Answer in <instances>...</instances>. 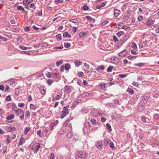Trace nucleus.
I'll list each match as a JSON object with an SVG mask.
<instances>
[{
  "mask_svg": "<svg viewBox=\"0 0 159 159\" xmlns=\"http://www.w3.org/2000/svg\"><path fill=\"white\" fill-rule=\"evenodd\" d=\"M19 48L22 50H26L31 48L30 47H25L22 45H20L19 46Z\"/></svg>",
  "mask_w": 159,
  "mask_h": 159,
  "instance_id": "f8f14e48",
  "label": "nucleus"
},
{
  "mask_svg": "<svg viewBox=\"0 0 159 159\" xmlns=\"http://www.w3.org/2000/svg\"><path fill=\"white\" fill-rule=\"evenodd\" d=\"M14 117V116L13 115H10L7 116L6 117V119L8 120H10L13 119Z\"/></svg>",
  "mask_w": 159,
  "mask_h": 159,
  "instance_id": "6ab92c4d",
  "label": "nucleus"
},
{
  "mask_svg": "<svg viewBox=\"0 0 159 159\" xmlns=\"http://www.w3.org/2000/svg\"><path fill=\"white\" fill-rule=\"evenodd\" d=\"M105 69V66L103 65H101L98 66L97 68V70L98 71H100V70H103Z\"/></svg>",
  "mask_w": 159,
  "mask_h": 159,
  "instance_id": "2eb2a0df",
  "label": "nucleus"
},
{
  "mask_svg": "<svg viewBox=\"0 0 159 159\" xmlns=\"http://www.w3.org/2000/svg\"><path fill=\"white\" fill-rule=\"evenodd\" d=\"M113 66H109L107 69V71L108 72H111L112 71V70L113 69Z\"/></svg>",
  "mask_w": 159,
  "mask_h": 159,
  "instance_id": "72a5a7b5",
  "label": "nucleus"
},
{
  "mask_svg": "<svg viewBox=\"0 0 159 159\" xmlns=\"http://www.w3.org/2000/svg\"><path fill=\"white\" fill-rule=\"evenodd\" d=\"M30 107L31 109L33 110H35L37 108L36 106L33 104H31L30 105Z\"/></svg>",
  "mask_w": 159,
  "mask_h": 159,
  "instance_id": "b1692460",
  "label": "nucleus"
},
{
  "mask_svg": "<svg viewBox=\"0 0 159 159\" xmlns=\"http://www.w3.org/2000/svg\"><path fill=\"white\" fill-rule=\"evenodd\" d=\"M109 146L113 150H114L115 149V147L114 146V144L112 143L111 141H110V142L109 144Z\"/></svg>",
  "mask_w": 159,
  "mask_h": 159,
  "instance_id": "393cba45",
  "label": "nucleus"
},
{
  "mask_svg": "<svg viewBox=\"0 0 159 159\" xmlns=\"http://www.w3.org/2000/svg\"><path fill=\"white\" fill-rule=\"evenodd\" d=\"M129 17V16L128 15H125L124 16L123 19L124 20H127Z\"/></svg>",
  "mask_w": 159,
  "mask_h": 159,
  "instance_id": "09e8293b",
  "label": "nucleus"
},
{
  "mask_svg": "<svg viewBox=\"0 0 159 159\" xmlns=\"http://www.w3.org/2000/svg\"><path fill=\"white\" fill-rule=\"evenodd\" d=\"M72 87L70 86H65L64 87V90L65 92L66 93H70L71 91Z\"/></svg>",
  "mask_w": 159,
  "mask_h": 159,
  "instance_id": "20e7f679",
  "label": "nucleus"
},
{
  "mask_svg": "<svg viewBox=\"0 0 159 159\" xmlns=\"http://www.w3.org/2000/svg\"><path fill=\"white\" fill-rule=\"evenodd\" d=\"M107 84H105L104 83H101L99 85V87L100 89L104 91H106L107 90L106 85H107Z\"/></svg>",
  "mask_w": 159,
  "mask_h": 159,
  "instance_id": "39448f33",
  "label": "nucleus"
},
{
  "mask_svg": "<svg viewBox=\"0 0 159 159\" xmlns=\"http://www.w3.org/2000/svg\"><path fill=\"white\" fill-rule=\"evenodd\" d=\"M69 106H66L64 107L63 108L62 114H61V119L64 118L69 113L67 109L68 108Z\"/></svg>",
  "mask_w": 159,
  "mask_h": 159,
  "instance_id": "f03ea898",
  "label": "nucleus"
},
{
  "mask_svg": "<svg viewBox=\"0 0 159 159\" xmlns=\"http://www.w3.org/2000/svg\"><path fill=\"white\" fill-rule=\"evenodd\" d=\"M30 113L28 111H26V116L27 117H29L30 116Z\"/></svg>",
  "mask_w": 159,
  "mask_h": 159,
  "instance_id": "4d7b16f0",
  "label": "nucleus"
},
{
  "mask_svg": "<svg viewBox=\"0 0 159 159\" xmlns=\"http://www.w3.org/2000/svg\"><path fill=\"white\" fill-rule=\"evenodd\" d=\"M155 120H158L159 119V114H155L153 116Z\"/></svg>",
  "mask_w": 159,
  "mask_h": 159,
  "instance_id": "e433bc0d",
  "label": "nucleus"
},
{
  "mask_svg": "<svg viewBox=\"0 0 159 159\" xmlns=\"http://www.w3.org/2000/svg\"><path fill=\"white\" fill-rule=\"evenodd\" d=\"M46 75L47 77H48L49 78H51V73L50 72H48L46 74Z\"/></svg>",
  "mask_w": 159,
  "mask_h": 159,
  "instance_id": "bf43d9fd",
  "label": "nucleus"
},
{
  "mask_svg": "<svg viewBox=\"0 0 159 159\" xmlns=\"http://www.w3.org/2000/svg\"><path fill=\"white\" fill-rule=\"evenodd\" d=\"M40 145L39 143H31L30 145V147L34 151L35 153H36L39 149Z\"/></svg>",
  "mask_w": 159,
  "mask_h": 159,
  "instance_id": "f257e3e1",
  "label": "nucleus"
},
{
  "mask_svg": "<svg viewBox=\"0 0 159 159\" xmlns=\"http://www.w3.org/2000/svg\"><path fill=\"white\" fill-rule=\"evenodd\" d=\"M86 155L85 153L84 152H80L77 154L76 157V159H80V158H84L86 157Z\"/></svg>",
  "mask_w": 159,
  "mask_h": 159,
  "instance_id": "7ed1b4c3",
  "label": "nucleus"
},
{
  "mask_svg": "<svg viewBox=\"0 0 159 159\" xmlns=\"http://www.w3.org/2000/svg\"><path fill=\"white\" fill-rule=\"evenodd\" d=\"M54 154L53 153H52L50 154L49 159H54Z\"/></svg>",
  "mask_w": 159,
  "mask_h": 159,
  "instance_id": "3c124183",
  "label": "nucleus"
},
{
  "mask_svg": "<svg viewBox=\"0 0 159 159\" xmlns=\"http://www.w3.org/2000/svg\"><path fill=\"white\" fill-rule=\"evenodd\" d=\"M53 83V81L50 79H48L47 81V83L48 85H50Z\"/></svg>",
  "mask_w": 159,
  "mask_h": 159,
  "instance_id": "4c0bfd02",
  "label": "nucleus"
},
{
  "mask_svg": "<svg viewBox=\"0 0 159 159\" xmlns=\"http://www.w3.org/2000/svg\"><path fill=\"white\" fill-rule=\"evenodd\" d=\"M118 59L116 58L115 57H113L111 59V62L113 63H118V61L115 62V61H116V59Z\"/></svg>",
  "mask_w": 159,
  "mask_h": 159,
  "instance_id": "5701e85b",
  "label": "nucleus"
},
{
  "mask_svg": "<svg viewBox=\"0 0 159 159\" xmlns=\"http://www.w3.org/2000/svg\"><path fill=\"white\" fill-rule=\"evenodd\" d=\"M70 21L74 23H78L79 22V21L75 19H70Z\"/></svg>",
  "mask_w": 159,
  "mask_h": 159,
  "instance_id": "c756f323",
  "label": "nucleus"
},
{
  "mask_svg": "<svg viewBox=\"0 0 159 159\" xmlns=\"http://www.w3.org/2000/svg\"><path fill=\"white\" fill-rule=\"evenodd\" d=\"M154 21L150 18H148L146 21V25L148 27L151 26L154 23Z\"/></svg>",
  "mask_w": 159,
  "mask_h": 159,
  "instance_id": "0eeeda50",
  "label": "nucleus"
},
{
  "mask_svg": "<svg viewBox=\"0 0 159 159\" xmlns=\"http://www.w3.org/2000/svg\"><path fill=\"white\" fill-rule=\"evenodd\" d=\"M97 115L99 116H102V114L100 111H98L97 112Z\"/></svg>",
  "mask_w": 159,
  "mask_h": 159,
  "instance_id": "69168bd1",
  "label": "nucleus"
},
{
  "mask_svg": "<svg viewBox=\"0 0 159 159\" xmlns=\"http://www.w3.org/2000/svg\"><path fill=\"white\" fill-rule=\"evenodd\" d=\"M40 93L42 95L41 97L39 98H40L43 97L46 93V90L44 89H40Z\"/></svg>",
  "mask_w": 159,
  "mask_h": 159,
  "instance_id": "f3484780",
  "label": "nucleus"
},
{
  "mask_svg": "<svg viewBox=\"0 0 159 159\" xmlns=\"http://www.w3.org/2000/svg\"><path fill=\"white\" fill-rule=\"evenodd\" d=\"M127 91L131 95L133 94L134 93V91L131 88H128L127 89Z\"/></svg>",
  "mask_w": 159,
  "mask_h": 159,
  "instance_id": "a211bd4d",
  "label": "nucleus"
},
{
  "mask_svg": "<svg viewBox=\"0 0 159 159\" xmlns=\"http://www.w3.org/2000/svg\"><path fill=\"white\" fill-rule=\"evenodd\" d=\"M63 1V0H55V2L56 4H58L60 2H61Z\"/></svg>",
  "mask_w": 159,
  "mask_h": 159,
  "instance_id": "0e129e2a",
  "label": "nucleus"
},
{
  "mask_svg": "<svg viewBox=\"0 0 159 159\" xmlns=\"http://www.w3.org/2000/svg\"><path fill=\"white\" fill-rule=\"evenodd\" d=\"M131 47L134 49H136L137 48V46L135 43H134L132 44Z\"/></svg>",
  "mask_w": 159,
  "mask_h": 159,
  "instance_id": "603ef678",
  "label": "nucleus"
},
{
  "mask_svg": "<svg viewBox=\"0 0 159 159\" xmlns=\"http://www.w3.org/2000/svg\"><path fill=\"white\" fill-rule=\"evenodd\" d=\"M109 140L107 138H105L104 139V144L105 146H107L109 143Z\"/></svg>",
  "mask_w": 159,
  "mask_h": 159,
  "instance_id": "ddd939ff",
  "label": "nucleus"
},
{
  "mask_svg": "<svg viewBox=\"0 0 159 159\" xmlns=\"http://www.w3.org/2000/svg\"><path fill=\"white\" fill-rule=\"evenodd\" d=\"M106 125L107 128L108 130L110 131H111V129L110 124L107 123L106 124Z\"/></svg>",
  "mask_w": 159,
  "mask_h": 159,
  "instance_id": "bb28decb",
  "label": "nucleus"
},
{
  "mask_svg": "<svg viewBox=\"0 0 159 159\" xmlns=\"http://www.w3.org/2000/svg\"><path fill=\"white\" fill-rule=\"evenodd\" d=\"M69 34L67 32H66L63 34V36L64 38H67Z\"/></svg>",
  "mask_w": 159,
  "mask_h": 159,
  "instance_id": "49530a36",
  "label": "nucleus"
},
{
  "mask_svg": "<svg viewBox=\"0 0 159 159\" xmlns=\"http://www.w3.org/2000/svg\"><path fill=\"white\" fill-rule=\"evenodd\" d=\"M41 131L40 130H39L37 131V134L40 137H41Z\"/></svg>",
  "mask_w": 159,
  "mask_h": 159,
  "instance_id": "338daca9",
  "label": "nucleus"
},
{
  "mask_svg": "<svg viewBox=\"0 0 159 159\" xmlns=\"http://www.w3.org/2000/svg\"><path fill=\"white\" fill-rule=\"evenodd\" d=\"M56 38L58 41H59L61 39V35L60 34H57L56 36Z\"/></svg>",
  "mask_w": 159,
  "mask_h": 159,
  "instance_id": "4be33fe9",
  "label": "nucleus"
},
{
  "mask_svg": "<svg viewBox=\"0 0 159 159\" xmlns=\"http://www.w3.org/2000/svg\"><path fill=\"white\" fill-rule=\"evenodd\" d=\"M132 84L136 87H138L139 85V83L138 82H134L132 83Z\"/></svg>",
  "mask_w": 159,
  "mask_h": 159,
  "instance_id": "864d4df0",
  "label": "nucleus"
},
{
  "mask_svg": "<svg viewBox=\"0 0 159 159\" xmlns=\"http://www.w3.org/2000/svg\"><path fill=\"white\" fill-rule=\"evenodd\" d=\"M18 106L19 107H22L24 106V104L23 103L19 102L18 104Z\"/></svg>",
  "mask_w": 159,
  "mask_h": 159,
  "instance_id": "6e6d98bb",
  "label": "nucleus"
},
{
  "mask_svg": "<svg viewBox=\"0 0 159 159\" xmlns=\"http://www.w3.org/2000/svg\"><path fill=\"white\" fill-rule=\"evenodd\" d=\"M90 122L91 124L93 125H96L97 124H98V123L96 122V120L93 118H91Z\"/></svg>",
  "mask_w": 159,
  "mask_h": 159,
  "instance_id": "aec40b11",
  "label": "nucleus"
},
{
  "mask_svg": "<svg viewBox=\"0 0 159 159\" xmlns=\"http://www.w3.org/2000/svg\"><path fill=\"white\" fill-rule=\"evenodd\" d=\"M4 89H5V87L3 85H0V90H2V91H3V90H4Z\"/></svg>",
  "mask_w": 159,
  "mask_h": 159,
  "instance_id": "e2e57ef3",
  "label": "nucleus"
},
{
  "mask_svg": "<svg viewBox=\"0 0 159 159\" xmlns=\"http://www.w3.org/2000/svg\"><path fill=\"white\" fill-rule=\"evenodd\" d=\"M62 63H63V61H57L56 62V65L57 66H59L61 65V64H62Z\"/></svg>",
  "mask_w": 159,
  "mask_h": 159,
  "instance_id": "79ce46f5",
  "label": "nucleus"
},
{
  "mask_svg": "<svg viewBox=\"0 0 159 159\" xmlns=\"http://www.w3.org/2000/svg\"><path fill=\"white\" fill-rule=\"evenodd\" d=\"M30 128L29 127H26L25 129L24 134H27L28 132H29V130H30Z\"/></svg>",
  "mask_w": 159,
  "mask_h": 159,
  "instance_id": "a878e982",
  "label": "nucleus"
},
{
  "mask_svg": "<svg viewBox=\"0 0 159 159\" xmlns=\"http://www.w3.org/2000/svg\"><path fill=\"white\" fill-rule=\"evenodd\" d=\"M96 146L98 149H102V142L101 141L97 142L96 143Z\"/></svg>",
  "mask_w": 159,
  "mask_h": 159,
  "instance_id": "6e6552de",
  "label": "nucleus"
},
{
  "mask_svg": "<svg viewBox=\"0 0 159 159\" xmlns=\"http://www.w3.org/2000/svg\"><path fill=\"white\" fill-rule=\"evenodd\" d=\"M123 62L124 63V65H126V64L128 63V61L127 59H125L123 60Z\"/></svg>",
  "mask_w": 159,
  "mask_h": 159,
  "instance_id": "774afa93",
  "label": "nucleus"
},
{
  "mask_svg": "<svg viewBox=\"0 0 159 159\" xmlns=\"http://www.w3.org/2000/svg\"><path fill=\"white\" fill-rule=\"evenodd\" d=\"M71 119H68L67 120H66L63 123V125L64 126H66L69 123Z\"/></svg>",
  "mask_w": 159,
  "mask_h": 159,
  "instance_id": "dca6fc26",
  "label": "nucleus"
},
{
  "mask_svg": "<svg viewBox=\"0 0 159 159\" xmlns=\"http://www.w3.org/2000/svg\"><path fill=\"white\" fill-rule=\"evenodd\" d=\"M17 9L18 10H21L22 11H25V9L24 8H23L21 6H19L17 7Z\"/></svg>",
  "mask_w": 159,
  "mask_h": 159,
  "instance_id": "a19ab883",
  "label": "nucleus"
},
{
  "mask_svg": "<svg viewBox=\"0 0 159 159\" xmlns=\"http://www.w3.org/2000/svg\"><path fill=\"white\" fill-rule=\"evenodd\" d=\"M11 99V97L10 96H7L6 98V100L7 101H10Z\"/></svg>",
  "mask_w": 159,
  "mask_h": 159,
  "instance_id": "de8ad7c7",
  "label": "nucleus"
},
{
  "mask_svg": "<svg viewBox=\"0 0 159 159\" xmlns=\"http://www.w3.org/2000/svg\"><path fill=\"white\" fill-rule=\"evenodd\" d=\"M120 11L116 9H115L114 11V14L116 17H117L120 14Z\"/></svg>",
  "mask_w": 159,
  "mask_h": 159,
  "instance_id": "9d476101",
  "label": "nucleus"
},
{
  "mask_svg": "<svg viewBox=\"0 0 159 159\" xmlns=\"http://www.w3.org/2000/svg\"><path fill=\"white\" fill-rule=\"evenodd\" d=\"M84 75L83 72H81L80 73H78V76L79 77H81L83 76Z\"/></svg>",
  "mask_w": 159,
  "mask_h": 159,
  "instance_id": "052dcab7",
  "label": "nucleus"
},
{
  "mask_svg": "<svg viewBox=\"0 0 159 159\" xmlns=\"http://www.w3.org/2000/svg\"><path fill=\"white\" fill-rule=\"evenodd\" d=\"M15 112L16 113L17 116L22 114L23 113H24V111L21 109H18L15 110Z\"/></svg>",
  "mask_w": 159,
  "mask_h": 159,
  "instance_id": "1a4fd4ad",
  "label": "nucleus"
},
{
  "mask_svg": "<svg viewBox=\"0 0 159 159\" xmlns=\"http://www.w3.org/2000/svg\"><path fill=\"white\" fill-rule=\"evenodd\" d=\"M70 68V65L69 64H66L65 66V68L66 70H69Z\"/></svg>",
  "mask_w": 159,
  "mask_h": 159,
  "instance_id": "cd10ccee",
  "label": "nucleus"
},
{
  "mask_svg": "<svg viewBox=\"0 0 159 159\" xmlns=\"http://www.w3.org/2000/svg\"><path fill=\"white\" fill-rule=\"evenodd\" d=\"M75 64L76 67H79V66L81 65L82 63V61H80L78 60H75L74 62Z\"/></svg>",
  "mask_w": 159,
  "mask_h": 159,
  "instance_id": "9b49d317",
  "label": "nucleus"
},
{
  "mask_svg": "<svg viewBox=\"0 0 159 159\" xmlns=\"http://www.w3.org/2000/svg\"><path fill=\"white\" fill-rule=\"evenodd\" d=\"M24 141V139L23 137H21L20 142L19 143V144L20 145H21Z\"/></svg>",
  "mask_w": 159,
  "mask_h": 159,
  "instance_id": "ea45409f",
  "label": "nucleus"
},
{
  "mask_svg": "<svg viewBox=\"0 0 159 159\" xmlns=\"http://www.w3.org/2000/svg\"><path fill=\"white\" fill-rule=\"evenodd\" d=\"M127 76V75L125 74H120L119 75V76L121 78L125 77Z\"/></svg>",
  "mask_w": 159,
  "mask_h": 159,
  "instance_id": "8fccbe9b",
  "label": "nucleus"
},
{
  "mask_svg": "<svg viewBox=\"0 0 159 159\" xmlns=\"http://www.w3.org/2000/svg\"><path fill=\"white\" fill-rule=\"evenodd\" d=\"M30 8H32L34 9H35L36 8V7L34 3L30 4Z\"/></svg>",
  "mask_w": 159,
  "mask_h": 159,
  "instance_id": "c9c22d12",
  "label": "nucleus"
},
{
  "mask_svg": "<svg viewBox=\"0 0 159 159\" xmlns=\"http://www.w3.org/2000/svg\"><path fill=\"white\" fill-rule=\"evenodd\" d=\"M87 19L91 21H92V22H94L95 20L94 19H93L92 17H90L89 16H86V18Z\"/></svg>",
  "mask_w": 159,
  "mask_h": 159,
  "instance_id": "473e14b6",
  "label": "nucleus"
},
{
  "mask_svg": "<svg viewBox=\"0 0 159 159\" xmlns=\"http://www.w3.org/2000/svg\"><path fill=\"white\" fill-rule=\"evenodd\" d=\"M81 95L83 97H85L89 96V93L86 92L82 94Z\"/></svg>",
  "mask_w": 159,
  "mask_h": 159,
  "instance_id": "c85d7f7f",
  "label": "nucleus"
},
{
  "mask_svg": "<svg viewBox=\"0 0 159 159\" xmlns=\"http://www.w3.org/2000/svg\"><path fill=\"white\" fill-rule=\"evenodd\" d=\"M64 46L66 48H69L70 46V43H65Z\"/></svg>",
  "mask_w": 159,
  "mask_h": 159,
  "instance_id": "37998d69",
  "label": "nucleus"
},
{
  "mask_svg": "<svg viewBox=\"0 0 159 159\" xmlns=\"http://www.w3.org/2000/svg\"><path fill=\"white\" fill-rule=\"evenodd\" d=\"M108 23V22L107 21H105L101 24V25L102 26L105 25H106Z\"/></svg>",
  "mask_w": 159,
  "mask_h": 159,
  "instance_id": "680f3d73",
  "label": "nucleus"
},
{
  "mask_svg": "<svg viewBox=\"0 0 159 159\" xmlns=\"http://www.w3.org/2000/svg\"><path fill=\"white\" fill-rule=\"evenodd\" d=\"M5 92H6L7 91H8L9 90V87L8 85H5Z\"/></svg>",
  "mask_w": 159,
  "mask_h": 159,
  "instance_id": "13d9d810",
  "label": "nucleus"
},
{
  "mask_svg": "<svg viewBox=\"0 0 159 159\" xmlns=\"http://www.w3.org/2000/svg\"><path fill=\"white\" fill-rule=\"evenodd\" d=\"M144 64L143 63H139L138 64H136L135 65V66L140 67L143 66Z\"/></svg>",
  "mask_w": 159,
  "mask_h": 159,
  "instance_id": "2f4dec72",
  "label": "nucleus"
},
{
  "mask_svg": "<svg viewBox=\"0 0 159 159\" xmlns=\"http://www.w3.org/2000/svg\"><path fill=\"white\" fill-rule=\"evenodd\" d=\"M90 125V124L89 122H85L84 124L85 126L86 127H89Z\"/></svg>",
  "mask_w": 159,
  "mask_h": 159,
  "instance_id": "a18cd8bd",
  "label": "nucleus"
},
{
  "mask_svg": "<svg viewBox=\"0 0 159 159\" xmlns=\"http://www.w3.org/2000/svg\"><path fill=\"white\" fill-rule=\"evenodd\" d=\"M124 34V33L122 31H120L117 34V36L120 37L123 34Z\"/></svg>",
  "mask_w": 159,
  "mask_h": 159,
  "instance_id": "f704fd0d",
  "label": "nucleus"
},
{
  "mask_svg": "<svg viewBox=\"0 0 159 159\" xmlns=\"http://www.w3.org/2000/svg\"><path fill=\"white\" fill-rule=\"evenodd\" d=\"M32 1L33 0H24L23 2L24 4H28Z\"/></svg>",
  "mask_w": 159,
  "mask_h": 159,
  "instance_id": "412c9836",
  "label": "nucleus"
},
{
  "mask_svg": "<svg viewBox=\"0 0 159 159\" xmlns=\"http://www.w3.org/2000/svg\"><path fill=\"white\" fill-rule=\"evenodd\" d=\"M88 9L89 7L87 5H84L83 7V9L84 11L88 10Z\"/></svg>",
  "mask_w": 159,
  "mask_h": 159,
  "instance_id": "c03bdc74",
  "label": "nucleus"
},
{
  "mask_svg": "<svg viewBox=\"0 0 159 159\" xmlns=\"http://www.w3.org/2000/svg\"><path fill=\"white\" fill-rule=\"evenodd\" d=\"M30 30V28L29 26H26L25 27L24 30L26 32L29 31Z\"/></svg>",
  "mask_w": 159,
  "mask_h": 159,
  "instance_id": "5fc2aeb1",
  "label": "nucleus"
},
{
  "mask_svg": "<svg viewBox=\"0 0 159 159\" xmlns=\"http://www.w3.org/2000/svg\"><path fill=\"white\" fill-rule=\"evenodd\" d=\"M114 103L115 105H118V104H119V105L120 104V103L119 101L116 99H115L114 100Z\"/></svg>",
  "mask_w": 159,
  "mask_h": 159,
  "instance_id": "58836bf2",
  "label": "nucleus"
},
{
  "mask_svg": "<svg viewBox=\"0 0 159 159\" xmlns=\"http://www.w3.org/2000/svg\"><path fill=\"white\" fill-rule=\"evenodd\" d=\"M86 35L87 33L84 32L82 31L80 32L79 34V35L81 38H83Z\"/></svg>",
  "mask_w": 159,
  "mask_h": 159,
  "instance_id": "4468645a",
  "label": "nucleus"
},
{
  "mask_svg": "<svg viewBox=\"0 0 159 159\" xmlns=\"http://www.w3.org/2000/svg\"><path fill=\"white\" fill-rule=\"evenodd\" d=\"M128 54L127 50L124 49L119 53V55L121 57H123L125 56Z\"/></svg>",
  "mask_w": 159,
  "mask_h": 159,
  "instance_id": "423d86ee",
  "label": "nucleus"
},
{
  "mask_svg": "<svg viewBox=\"0 0 159 159\" xmlns=\"http://www.w3.org/2000/svg\"><path fill=\"white\" fill-rule=\"evenodd\" d=\"M40 45L42 47H47L48 46V44L47 43L45 42H43L40 44Z\"/></svg>",
  "mask_w": 159,
  "mask_h": 159,
  "instance_id": "7c9ffc66",
  "label": "nucleus"
}]
</instances>
